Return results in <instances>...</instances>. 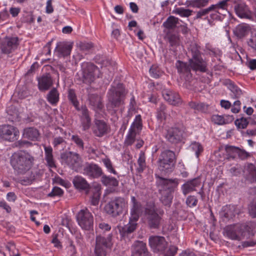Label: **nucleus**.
Returning <instances> with one entry per match:
<instances>
[{
    "label": "nucleus",
    "instance_id": "1",
    "mask_svg": "<svg viewBox=\"0 0 256 256\" xmlns=\"http://www.w3.org/2000/svg\"><path fill=\"white\" fill-rule=\"evenodd\" d=\"M34 158L24 152L14 153L10 158V163L16 176L26 174L34 165Z\"/></svg>",
    "mask_w": 256,
    "mask_h": 256
},
{
    "label": "nucleus",
    "instance_id": "2",
    "mask_svg": "<svg viewBox=\"0 0 256 256\" xmlns=\"http://www.w3.org/2000/svg\"><path fill=\"white\" fill-rule=\"evenodd\" d=\"M190 52L191 58H189L188 62L192 70L196 72H206L208 70V62L202 57L199 47L196 44L192 46Z\"/></svg>",
    "mask_w": 256,
    "mask_h": 256
},
{
    "label": "nucleus",
    "instance_id": "3",
    "mask_svg": "<svg viewBox=\"0 0 256 256\" xmlns=\"http://www.w3.org/2000/svg\"><path fill=\"white\" fill-rule=\"evenodd\" d=\"M176 163V156L170 150L162 151L158 156L157 162L158 169L164 174L172 172Z\"/></svg>",
    "mask_w": 256,
    "mask_h": 256
},
{
    "label": "nucleus",
    "instance_id": "4",
    "mask_svg": "<svg viewBox=\"0 0 256 256\" xmlns=\"http://www.w3.org/2000/svg\"><path fill=\"white\" fill-rule=\"evenodd\" d=\"M112 246L111 234H109L107 237L100 234L97 235L96 237L94 256H106Z\"/></svg>",
    "mask_w": 256,
    "mask_h": 256
},
{
    "label": "nucleus",
    "instance_id": "5",
    "mask_svg": "<svg viewBox=\"0 0 256 256\" xmlns=\"http://www.w3.org/2000/svg\"><path fill=\"white\" fill-rule=\"evenodd\" d=\"M126 202L123 198L118 197L110 202L105 206L106 212L112 216H116L122 212Z\"/></svg>",
    "mask_w": 256,
    "mask_h": 256
},
{
    "label": "nucleus",
    "instance_id": "6",
    "mask_svg": "<svg viewBox=\"0 0 256 256\" xmlns=\"http://www.w3.org/2000/svg\"><path fill=\"white\" fill-rule=\"evenodd\" d=\"M144 215L150 228H158L161 218L156 212L153 204H148L144 210Z\"/></svg>",
    "mask_w": 256,
    "mask_h": 256
},
{
    "label": "nucleus",
    "instance_id": "7",
    "mask_svg": "<svg viewBox=\"0 0 256 256\" xmlns=\"http://www.w3.org/2000/svg\"><path fill=\"white\" fill-rule=\"evenodd\" d=\"M76 220L79 226L85 230L93 228L94 218L87 208L80 210L76 215Z\"/></svg>",
    "mask_w": 256,
    "mask_h": 256
},
{
    "label": "nucleus",
    "instance_id": "8",
    "mask_svg": "<svg viewBox=\"0 0 256 256\" xmlns=\"http://www.w3.org/2000/svg\"><path fill=\"white\" fill-rule=\"evenodd\" d=\"M248 226L246 224H238L226 226L224 231L226 236L232 240H241L247 230Z\"/></svg>",
    "mask_w": 256,
    "mask_h": 256
},
{
    "label": "nucleus",
    "instance_id": "9",
    "mask_svg": "<svg viewBox=\"0 0 256 256\" xmlns=\"http://www.w3.org/2000/svg\"><path fill=\"white\" fill-rule=\"evenodd\" d=\"M61 158L64 162L74 170H78L82 166V158L76 152H69L63 153L61 155Z\"/></svg>",
    "mask_w": 256,
    "mask_h": 256
},
{
    "label": "nucleus",
    "instance_id": "10",
    "mask_svg": "<svg viewBox=\"0 0 256 256\" xmlns=\"http://www.w3.org/2000/svg\"><path fill=\"white\" fill-rule=\"evenodd\" d=\"M20 40L17 36H6L0 41L2 53L10 54L14 51L19 45Z\"/></svg>",
    "mask_w": 256,
    "mask_h": 256
},
{
    "label": "nucleus",
    "instance_id": "11",
    "mask_svg": "<svg viewBox=\"0 0 256 256\" xmlns=\"http://www.w3.org/2000/svg\"><path fill=\"white\" fill-rule=\"evenodd\" d=\"M82 81L84 83L90 84L95 79L94 72L98 70L97 67L90 62H84L82 64Z\"/></svg>",
    "mask_w": 256,
    "mask_h": 256
},
{
    "label": "nucleus",
    "instance_id": "12",
    "mask_svg": "<svg viewBox=\"0 0 256 256\" xmlns=\"http://www.w3.org/2000/svg\"><path fill=\"white\" fill-rule=\"evenodd\" d=\"M18 129L11 125L5 124L0 126V137L6 140L14 142L19 136Z\"/></svg>",
    "mask_w": 256,
    "mask_h": 256
},
{
    "label": "nucleus",
    "instance_id": "13",
    "mask_svg": "<svg viewBox=\"0 0 256 256\" xmlns=\"http://www.w3.org/2000/svg\"><path fill=\"white\" fill-rule=\"evenodd\" d=\"M234 10L236 15L240 18L251 19L252 18V12L248 5L243 1L234 0Z\"/></svg>",
    "mask_w": 256,
    "mask_h": 256
},
{
    "label": "nucleus",
    "instance_id": "14",
    "mask_svg": "<svg viewBox=\"0 0 256 256\" xmlns=\"http://www.w3.org/2000/svg\"><path fill=\"white\" fill-rule=\"evenodd\" d=\"M148 242L150 247L155 252H164L168 246V242L163 236H150Z\"/></svg>",
    "mask_w": 256,
    "mask_h": 256
},
{
    "label": "nucleus",
    "instance_id": "15",
    "mask_svg": "<svg viewBox=\"0 0 256 256\" xmlns=\"http://www.w3.org/2000/svg\"><path fill=\"white\" fill-rule=\"evenodd\" d=\"M82 173L91 178H98L103 174L102 168L97 164L92 162L86 163Z\"/></svg>",
    "mask_w": 256,
    "mask_h": 256
},
{
    "label": "nucleus",
    "instance_id": "16",
    "mask_svg": "<svg viewBox=\"0 0 256 256\" xmlns=\"http://www.w3.org/2000/svg\"><path fill=\"white\" fill-rule=\"evenodd\" d=\"M182 131L180 128L172 127L165 130L164 136L168 142L172 144H177L182 140Z\"/></svg>",
    "mask_w": 256,
    "mask_h": 256
},
{
    "label": "nucleus",
    "instance_id": "17",
    "mask_svg": "<svg viewBox=\"0 0 256 256\" xmlns=\"http://www.w3.org/2000/svg\"><path fill=\"white\" fill-rule=\"evenodd\" d=\"M242 212V210L234 205L226 206L222 208L220 216L224 221L232 219L236 215H238Z\"/></svg>",
    "mask_w": 256,
    "mask_h": 256
},
{
    "label": "nucleus",
    "instance_id": "18",
    "mask_svg": "<svg viewBox=\"0 0 256 256\" xmlns=\"http://www.w3.org/2000/svg\"><path fill=\"white\" fill-rule=\"evenodd\" d=\"M132 208L130 209L131 220H138L142 211V205L134 196H131Z\"/></svg>",
    "mask_w": 256,
    "mask_h": 256
},
{
    "label": "nucleus",
    "instance_id": "19",
    "mask_svg": "<svg viewBox=\"0 0 256 256\" xmlns=\"http://www.w3.org/2000/svg\"><path fill=\"white\" fill-rule=\"evenodd\" d=\"M201 185V182L200 178H196L188 180L182 186V190L184 195L186 196L188 194L196 190V188Z\"/></svg>",
    "mask_w": 256,
    "mask_h": 256
},
{
    "label": "nucleus",
    "instance_id": "20",
    "mask_svg": "<svg viewBox=\"0 0 256 256\" xmlns=\"http://www.w3.org/2000/svg\"><path fill=\"white\" fill-rule=\"evenodd\" d=\"M132 256H148L149 252L146 244L142 241H137L132 246Z\"/></svg>",
    "mask_w": 256,
    "mask_h": 256
},
{
    "label": "nucleus",
    "instance_id": "21",
    "mask_svg": "<svg viewBox=\"0 0 256 256\" xmlns=\"http://www.w3.org/2000/svg\"><path fill=\"white\" fill-rule=\"evenodd\" d=\"M136 222L137 220H131L130 217V222L128 224L124 226H118L120 233L122 238H129V235L133 232L137 227Z\"/></svg>",
    "mask_w": 256,
    "mask_h": 256
},
{
    "label": "nucleus",
    "instance_id": "22",
    "mask_svg": "<svg viewBox=\"0 0 256 256\" xmlns=\"http://www.w3.org/2000/svg\"><path fill=\"white\" fill-rule=\"evenodd\" d=\"M94 122V133L96 136L102 137L108 132L109 126L104 121L96 119Z\"/></svg>",
    "mask_w": 256,
    "mask_h": 256
},
{
    "label": "nucleus",
    "instance_id": "23",
    "mask_svg": "<svg viewBox=\"0 0 256 256\" xmlns=\"http://www.w3.org/2000/svg\"><path fill=\"white\" fill-rule=\"evenodd\" d=\"M156 176L157 178V183L160 185L166 186V188L169 190V192H172L179 184V180L177 178L166 179L157 174H156Z\"/></svg>",
    "mask_w": 256,
    "mask_h": 256
},
{
    "label": "nucleus",
    "instance_id": "24",
    "mask_svg": "<svg viewBox=\"0 0 256 256\" xmlns=\"http://www.w3.org/2000/svg\"><path fill=\"white\" fill-rule=\"evenodd\" d=\"M72 45L64 42L57 43L54 52L58 57H65L70 54Z\"/></svg>",
    "mask_w": 256,
    "mask_h": 256
},
{
    "label": "nucleus",
    "instance_id": "25",
    "mask_svg": "<svg viewBox=\"0 0 256 256\" xmlns=\"http://www.w3.org/2000/svg\"><path fill=\"white\" fill-rule=\"evenodd\" d=\"M38 88L40 91H46L52 84V79L49 74H43L38 78Z\"/></svg>",
    "mask_w": 256,
    "mask_h": 256
},
{
    "label": "nucleus",
    "instance_id": "26",
    "mask_svg": "<svg viewBox=\"0 0 256 256\" xmlns=\"http://www.w3.org/2000/svg\"><path fill=\"white\" fill-rule=\"evenodd\" d=\"M81 115L80 121L83 130H86L90 128L91 126V118L89 115V112L85 106L81 108Z\"/></svg>",
    "mask_w": 256,
    "mask_h": 256
},
{
    "label": "nucleus",
    "instance_id": "27",
    "mask_svg": "<svg viewBox=\"0 0 256 256\" xmlns=\"http://www.w3.org/2000/svg\"><path fill=\"white\" fill-rule=\"evenodd\" d=\"M128 94L126 90L122 84L113 83L108 90L109 96H124Z\"/></svg>",
    "mask_w": 256,
    "mask_h": 256
},
{
    "label": "nucleus",
    "instance_id": "28",
    "mask_svg": "<svg viewBox=\"0 0 256 256\" xmlns=\"http://www.w3.org/2000/svg\"><path fill=\"white\" fill-rule=\"evenodd\" d=\"M66 132L62 128H58L56 129V132L54 136L52 144L54 148H57L58 146L62 145L66 143Z\"/></svg>",
    "mask_w": 256,
    "mask_h": 256
},
{
    "label": "nucleus",
    "instance_id": "29",
    "mask_svg": "<svg viewBox=\"0 0 256 256\" xmlns=\"http://www.w3.org/2000/svg\"><path fill=\"white\" fill-rule=\"evenodd\" d=\"M250 30V27L246 24H241L237 26L234 30V34L238 38L246 36Z\"/></svg>",
    "mask_w": 256,
    "mask_h": 256
},
{
    "label": "nucleus",
    "instance_id": "30",
    "mask_svg": "<svg viewBox=\"0 0 256 256\" xmlns=\"http://www.w3.org/2000/svg\"><path fill=\"white\" fill-rule=\"evenodd\" d=\"M45 160L47 166L50 168H56V165L52 154V148L50 146H44Z\"/></svg>",
    "mask_w": 256,
    "mask_h": 256
},
{
    "label": "nucleus",
    "instance_id": "31",
    "mask_svg": "<svg viewBox=\"0 0 256 256\" xmlns=\"http://www.w3.org/2000/svg\"><path fill=\"white\" fill-rule=\"evenodd\" d=\"M23 136L32 140H36L40 137L38 130L34 128H28L24 130Z\"/></svg>",
    "mask_w": 256,
    "mask_h": 256
},
{
    "label": "nucleus",
    "instance_id": "32",
    "mask_svg": "<svg viewBox=\"0 0 256 256\" xmlns=\"http://www.w3.org/2000/svg\"><path fill=\"white\" fill-rule=\"evenodd\" d=\"M178 24V18L171 16L168 17L162 25L167 30V32H170L174 30Z\"/></svg>",
    "mask_w": 256,
    "mask_h": 256
},
{
    "label": "nucleus",
    "instance_id": "33",
    "mask_svg": "<svg viewBox=\"0 0 256 256\" xmlns=\"http://www.w3.org/2000/svg\"><path fill=\"white\" fill-rule=\"evenodd\" d=\"M72 182L74 186L78 189L86 190L90 188V185L86 180L81 176H75L73 179Z\"/></svg>",
    "mask_w": 256,
    "mask_h": 256
},
{
    "label": "nucleus",
    "instance_id": "34",
    "mask_svg": "<svg viewBox=\"0 0 256 256\" xmlns=\"http://www.w3.org/2000/svg\"><path fill=\"white\" fill-rule=\"evenodd\" d=\"M244 170H246L248 173V179L251 182H256V168L252 164H248L244 166Z\"/></svg>",
    "mask_w": 256,
    "mask_h": 256
},
{
    "label": "nucleus",
    "instance_id": "35",
    "mask_svg": "<svg viewBox=\"0 0 256 256\" xmlns=\"http://www.w3.org/2000/svg\"><path fill=\"white\" fill-rule=\"evenodd\" d=\"M209 0H187L186 4L189 7L201 8L207 6Z\"/></svg>",
    "mask_w": 256,
    "mask_h": 256
},
{
    "label": "nucleus",
    "instance_id": "36",
    "mask_svg": "<svg viewBox=\"0 0 256 256\" xmlns=\"http://www.w3.org/2000/svg\"><path fill=\"white\" fill-rule=\"evenodd\" d=\"M101 176V182L106 186H116L118 184V181L114 177L103 174Z\"/></svg>",
    "mask_w": 256,
    "mask_h": 256
},
{
    "label": "nucleus",
    "instance_id": "37",
    "mask_svg": "<svg viewBox=\"0 0 256 256\" xmlns=\"http://www.w3.org/2000/svg\"><path fill=\"white\" fill-rule=\"evenodd\" d=\"M178 71L180 73H190L192 68L190 67V64L178 60L176 64Z\"/></svg>",
    "mask_w": 256,
    "mask_h": 256
},
{
    "label": "nucleus",
    "instance_id": "38",
    "mask_svg": "<svg viewBox=\"0 0 256 256\" xmlns=\"http://www.w3.org/2000/svg\"><path fill=\"white\" fill-rule=\"evenodd\" d=\"M212 8L210 6L205 8H202L196 12V16L194 20L202 19L204 18H208V22L210 24L211 21L210 19L208 18V14L212 10Z\"/></svg>",
    "mask_w": 256,
    "mask_h": 256
},
{
    "label": "nucleus",
    "instance_id": "39",
    "mask_svg": "<svg viewBox=\"0 0 256 256\" xmlns=\"http://www.w3.org/2000/svg\"><path fill=\"white\" fill-rule=\"evenodd\" d=\"M172 192L163 191L160 200L164 205L170 206L172 202Z\"/></svg>",
    "mask_w": 256,
    "mask_h": 256
},
{
    "label": "nucleus",
    "instance_id": "40",
    "mask_svg": "<svg viewBox=\"0 0 256 256\" xmlns=\"http://www.w3.org/2000/svg\"><path fill=\"white\" fill-rule=\"evenodd\" d=\"M136 132L132 130V128H130L124 140V145L129 146L132 144L136 140Z\"/></svg>",
    "mask_w": 256,
    "mask_h": 256
},
{
    "label": "nucleus",
    "instance_id": "41",
    "mask_svg": "<svg viewBox=\"0 0 256 256\" xmlns=\"http://www.w3.org/2000/svg\"><path fill=\"white\" fill-rule=\"evenodd\" d=\"M90 103L94 110H102L104 104L100 97H90Z\"/></svg>",
    "mask_w": 256,
    "mask_h": 256
},
{
    "label": "nucleus",
    "instance_id": "42",
    "mask_svg": "<svg viewBox=\"0 0 256 256\" xmlns=\"http://www.w3.org/2000/svg\"><path fill=\"white\" fill-rule=\"evenodd\" d=\"M225 150L228 156V158H232V159L235 158L238 156V147L226 146Z\"/></svg>",
    "mask_w": 256,
    "mask_h": 256
},
{
    "label": "nucleus",
    "instance_id": "43",
    "mask_svg": "<svg viewBox=\"0 0 256 256\" xmlns=\"http://www.w3.org/2000/svg\"><path fill=\"white\" fill-rule=\"evenodd\" d=\"M122 103V100L120 97H110L107 107L110 108H114L120 106Z\"/></svg>",
    "mask_w": 256,
    "mask_h": 256
},
{
    "label": "nucleus",
    "instance_id": "44",
    "mask_svg": "<svg viewBox=\"0 0 256 256\" xmlns=\"http://www.w3.org/2000/svg\"><path fill=\"white\" fill-rule=\"evenodd\" d=\"M166 36L172 46L178 44L179 36L178 34H172L171 32H166Z\"/></svg>",
    "mask_w": 256,
    "mask_h": 256
},
{
    "label": "nucleus",
    "instance_id": "45",
    "mask_svg": "<svg viewBox=\"0 0 256 256\" xmlns=\"http://www.w3.org/2000/svg\"><path fill=\"white\" fill-rule=\"evenodd\" d=\"M146 158L144 153L140 152L138 160V167L137 170L138 172H142L146 167Z\"/></svg>",
    "mask_w": 256,
    "mask_h": 256
},
{
    "label": "nucleus",
    "instance_id": "46",
    "mask_svg": "<svg viewBox=\"0 0 256 256\" xmlns=\"http://www.w3.org/2000/svg\"><path fill=\"white\" fill-rule=\"evenodd\" d=\"M229 1H230V0H222L216 4H211L210 6L212 10H218V11L220 10H225L227 9L228 6V2Z\"/></svg>",
    "mask_w": 256,
    "mask_h": 256
},
{
    "label": "nucleus",
    "instance_id": "47",
    "mask_svg": "<svg viewBox=\"0 0 256 256\" xmlns=\"http://www.w3.org/2000/svg\"><path fill=\"white\" fill-rule=\"evenodd\" d=\"M150 73L152 78H158L162 76L163 72L159 67L152 65L150 69Z\"/></svg>",
    "mask_w": 256,
    "mask_h": 256
},
{
    "label": "nucleus",
    "instance_id": "48",
    "mask_svg": "<svg viewBox=\"0 0 256 256\" xmlns=\"http://www.w3.org/2000/svg\"><path fill=\"white\" fill-rule=\"evenodd\" d=\"M228 171L232 176H240L242 172H244L242 167L238 164H236L235 166L231 168Z\"/></svg>",
    "mask_w": 256,
    "mask_h": 256
},
{
    "label": "nucleus",
    "instance_id": "49",
    "mask_svg": "<svg viewBox=\"0 0 256 256\" xmlns=\"http://www.w3.org/2000/svg\"><path fill=\"white\" fill-rule=\"evenodd\" d=\"M192 10L184 8H178L174 10V13L182 17H188L192 15Z\"/></svg>",
    "mask_w": 256,
    "mask_h": 256
},
{
    "label": "nucleus",
    "instance_id": "50",
    "mask_svg": "<svg viewBox=\"0 0 256 256\" xmlns=\"http://www.w3.org/2000/svg\"><path fill=\"white\" fill-rule=\"evenodd\" d=\"M165 100L170 105L179 106L182 103L180 97H164Z\"/></svg>",
    "mask_w": 256,
    "mask_h": 256
},
{
    "label": "nucleus",
    "instance_id": "51",
    "mask_svg": "<svg viewBox=\"0 0 256 256\" xmlns=\"http://www.w3.org/2000/svg\"><path fill=\"white\" fill-rule=\"evenodd\" d=\"M189 106L194 109L202 112H205L208 109V105L203 103H197L192 102L189 103Z\"/></svg>",
    "mask_w": 256,
    "mask_h": 256
},
{
    "label": "nucleus",
    "instance_id": "52",
    "mask_svg": "<svg viewBox=\"0 0 256 256\" xmlns=\"http://www.w3.org/2000/svg\"><path fill=\"white\" fill-rule=\"evenodd\" d=\"M102 162L104 163V166L106 168L108 171L114 174H117L116 172L114 169L112 164L111 160L108 158H104L102 159Z\"/></svg>",
    "mask_w": 256,
    "mask_h": 256
},
{
    "label": "nucleus",
    "instance_id": "53",
    "mask_svg": "<svg viewBox=\"0 0 256 256\" xmlns=\"http://www.w3.org/2000/svg\"><path fill=\"white\" fill-rule=\"evenodd\" d=\"M228 88L235 95V96H238L244 94L241 90L230 81H229L228 83Z\"/></svg>",
    "mask_w": 256,
    "mask_h": 256
},
{
    "label": "nucleus",
    "instance_id": "54",
    "mask_svg": "<svg viewBox=\"0 0 256 256\" xmlns=\"http://www.w3.org/2000/svg\"><path fill=\"white\" fill-rule=\"evenodd\" d=\"M130 128H132V130H138L142 128V120L140 115H138L136 116L134 121L133 122Z\"/></svg>",
    "mask_w": 256,
    "mask_h": 256
},
{
    "label": "nucleus",
    "instance_id": "55",
    "mask_svg": "<svg viewBox=\"0 0 256 256\" xmlns=\"http://www.w3.org/2000/svg\"><path fill=\"white\" fill-rule=\"evenodd\" d=\"M234 123L238 128L244 129L246 128L248 122L246 118H242L240 119H237Z\"/></svg>",
    "mask_w": 256,
    "mask_h": 256
},
{
    "label": "nucleus",
    "instance_id": "56",
    "mask_svg": "<svg viewBox=\"0 0 256 256\" xmlns=\"http://www.w3.org/2000/svg\"><path fill=\"white\" fill-rule=\"evenodd\" d=\"M155 89L157 90H160L162 96H170L172 95V92L171 90L164 88L160 84H158L154 86Z\"/></svg>",
    "mask_w": 256,
    "mask_h": 256
},
{
    "label": "nucleus",
    "instance_id": "57",
    "mask_svg": "<svg viewBox=\"0 0 256 256\" xmlns=\"http://www.w3.org/2000/svg\"><path fill=\"white\" fill-rule=\"evenodd\" d=\"M198 202V200L195 196H189L186 198V202L188 206L192 208L196 206Z\"/></svg>",
    "mask_w": 256,
    "mask_h": 256
},
{
    "label": "nucleus",
    "instance_id": "58",
    "mask_svg": "<svg viewBox=\"0 0 256 256\" xmlns=\"http://www.w3.org/2000/svg\"><path fill=\"white\" fill-rule=\"evenodd\" d=\"M71 140L74 142L76 146L81 150H83L84 148V143L82 140L78 135H72Z\"/></svg>",
    "mask_w": 256,
    "mask_h": 256
},
{
    "label": "nucleus",
    "instance_id": "59",
    "mask_svg": "<svg viewBox=\"0 0 256 256\" xmlns=\"http://www.w3.org/2000/svg\"><path fill=\"white\" fill-rule=\"evenodd\" d=\"M212 121L218 125L224 124V116L218 114H214L212 116Z\"/></svg>",
    "mask_w": 256,
    "mask_h": 256
},
{
    "label": "nucleus",
    "instance_id": "60",
    "mask_svg": "<svg viewBox=\"0 0 256 256\" xmlns=\"http://www.w3.org/2000/svg\"><path fill=\"white\" fill-rule=\"evenodd\" d=\"M192 148L195 152L197 158L198 157L200 154L203 150V148L201 144L196 142L192 144Z\"/></svg>",
    "mask_w": 256,
    "mask_h": 256
},
{
    "label": "nucleus",
    "instance_id": "61",
    "mask_svg": "<svg viewBox=\"0 0 256 256\" xmlns=\"http://www.w3.org/2000/svg\"><path fill=\"white\" fill-rule=\"evenodd\" d=\"M247 44L249 46L256 51V33L252 34L250 38L248 39Z\"/></svg>",
    "mask_w": 256,
    "mask_h": 256
},
{
    "label": "nucleus",
    "instance_id": "62",
    "mask_svg": "<svg viewBox=\"0 0 256 256\" xmlns=\"http://www.w3.org/2000/svg\"><path fill=\"white\" fill-rule=\"evenodd\" d=\"M63 194L62 190L59 187H54L52 192L48 194V196L54 197L56 196H61Z\"/></svg>",
    "mask_w": 256,
    "mask_h": 256
},
{
    "label": "nucleus",
    "instance_id": "63",
    "mask_svg": "<svg viewBox=\"0 0 256 256\" xmlns=\"http://www.w3.org/2000/svg\"><path fill=\"white\" fill-rule=\"evenodd\" d=\"M178 250V248L174 246H170L164 254V256H174Z\"/></svg>",
    "mask_w": 256,
    "mask_h": 256
},
{
    "label": "nucleus",
    "instance_id": "64",
    "mask_svg": "<svg viewBox=\"0 0 256 256\" xmlns=\"http://www.w3.org/2000/svg\"><path fill=\"white\" fill-rule=\"evenodd\" d=\"M248 212L252 218H256V202H252L249 205Z\"/></svg>",
    "mask_w": 256,
    "mask_h": 256
}]
</instances>
